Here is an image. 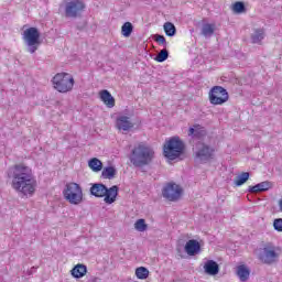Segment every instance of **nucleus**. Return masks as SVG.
I'll return each instance as SVG.
<instances>
[{
	"mask_svg": "<svg viewBox=\"0 0 282 282\" xmlns=\"http://www.w3.org/2000/svg\"><path fill=\"white\" fill-rule=\"evenodd\" d=\"M7 176L11 180V188L21 193L24 197H32L36 193V177L32 167L24 163H18L7 171Z\"/></svg>",
	"mask_w": 282,
	"mask_h": 282,
	"instance_id": "nucleus-1",
	"label": "nucleus"
},
{
	"mask_svg": "<svg viewBox=\"0 0 282 282\" xmlns=\"http://www.w3.org/2000/svg\"><path fill=\"white\" fill-rule=\"evenodd\" d=\"M153 158H155V151L144 143H139L131 150L129 160L137 169H142V166H149Z\"/></svg>",
	"mask_w": 282,
	"mask_h": 282,
	"instance_id": "nucleus-2",
	"label": "nucleus"
},
{
	"mask_svg": "<svg viewBox=\"0 0 282 282\" xmlns=\"http://www.w3.org/2000/svg\"><path fill=\"white\" fill-rule=\"evenodd\" d=\"M90 195H94V197H104L105 204H113L118 197V186L113 185L107 188L102 183H95L90 187Z\"/></svg>",
	"mask_w": 282,
	"mask_h": 282,
	"instance_id": "nucleus-3",
	"label": "nucleus"
},
{
	"mask_svg": "<svg viewBox=\"0 0 282 282\" xmlns=\"http://www.w3.org/2000/svg\"><path fill=\"white\" fill-rule=\"evenodd\" d=\"M280 257L281 248L270 243L261 248L258 253L259 261L264 263V265H274V263H279Z\"/></svg>",
	"mask_w": 282,
	"mask_h": 282,
	"instance_id": "nucleus-4",
	"label": "nucleus"
},
{
	"mask_svg": "<svg viewBox=\"0 0 282 282\" xmlns=\"http://www.w3.org/2000/svg\"><path fill=\"white\" fill-rule=\"evenodd\" d=\"M64 199L73 206L83 204V187L78 183H67L63 189Z\"/></svg>",
	"mask_w": 282,
	"mask_h": 282,
	"instance_id": "nucleus-5",
	"label": "nucleus"
},
{
	"mask_svg": "<svg viewBox=\"0 0 282 282\" xmlns=\"http://www.w3.org/2000/svg\"><path fill=\"white\" fill-rule=\"evenodd\" d=\"M53 87L59 94H67L74 89V76L69 73H57L53 79Z\"/></svg>",
	"mask_w": 282,
	"mask_h": 282,
	"instance_id": "nucleus-6",
	"label": "nucleus"
},
{
	"mask_svg": "<svg viewBox=\"0 0 282 282\" xmlns=\"http://www.w3.org/2000/svg\"><path fill=\"white\" fill-rule=\"evenodd\" d=\"M22 39L30 54H34L41 47V32L34 26L24 30Z\"/></svg>",
	"mask_w": 282,
	"mask_h": 282,
	"instance_id": "nucleus-7",
	"label": "nucleus"
},
{
	"mask_svg": "<svg viewBox=\"0 0 282 282\" xmlns=\"http://www.w3.org/2000/svg\"><path fill=\"white\" fill-rule=\"evenodd\" d=\"M163 153L167 160H177L184 153V142L178 137L171 138L164 144Z\"/></svg>",
	"mask_w": 282,
	"mask_h": 282,
	"instance_id": "nucleus-8",
	"label": "nucleus"
},
{
	"mask_svg": "<svg viewBox=\"0 0 282 282\" xmlns=\"http://www.w3.org/2000/svg\"><path fill=\"white\" fill-rule=\"evenodd\" d=\"M194 153L195 162H197V164H206V162H210V160H213L215 155V149L205 143H197Z\"/></svg>",
	"mask_w": 282,
	"mask_h": 282,
	"instance_id": "nucleus-9",
	"label": "nucleus"
},
{
	"mask_svg": "<svg viewBox=\"0 0 282 282\" xmlns=\"http://www.w3.org/2000/svg\"><path fill=\"white\" fill-rule=\"evenodd\" d=\"M85 10V3L80 0H70L64 3V12L67 19H76Z\"/></svg>",
	"mask_w": 282,
	"mask_h": 282,
	"instance_id": "nucleus-10",
	"label": "nucleus"
},
{
	"mask_svg": "<svg viewBox=\"0 0 282 282\" xmlns=\"http://www.w3.org/2000/svg\"><path fill=\"white\" fill-rule=\"evenodd\" d=\"M228 90L221 86H214L209 91V102L212 105H224L228 102Z\"/></svg>",
	"mask_w": 282,
	"mask_h": 282,
	"instance_id": "nucleus-11",
	"label": "nucleus"
},
{
	"mask_svg": "<svg viewBox=\"0 0 282 282\" xmlns=\"http://www.w3.org/2000/svg\"><path fill=\"white\" fill-rule=\"evenodd\" d=\"M162 195L169 202H177L182 197V187L175 183H169L163 187Z\"/></svg>",
	"mask_w": 282,
	"mask_h": 282,
	"instance_id": "nucleus-12",
	"label": "nucleus"
},
{
	"mask_svg": "<svg viewBox=\"0 0 282 282\" xmlns=\"http://www.w3.org/2000/svg\"><path fill=\"white\" fill-rule=\"evenodd\" d=\"M185 252L188 257H195V254L202 252V245H199V241L191 239L185 245Z\"/></svg>",
	"mask_w": 282,
	"mask_h": 282,
	"instance_id": "nucleus-13",
	"label": "nucleus"
},
{
	"mask_svg": "<svg viewBox=\"0 0 282 282\" xmlns=\"http://www.w3.org/2000/svg\"><path fill=\"white\" fill-rule=\"evenodd\" d=\"M116 128L119 131H130V129H133V122H131L129 117L120 116L116 120Z\"/></svg>",
	"mask_w": 282,
	"mask_h": 282,
	"instance_id": "nucleus-14",
	"label": "nucleus"
},
{
	"mask_svg": "<svg viewBox=\"0 0 282 282\" xmlns=\"http://www.w3.org/2000/svg\"><path fill=\"white\" fill-rule=\"evenodd\" d=\"M99 98L109 109L116 107V99H113V96H111V93H109V90H101L99 93Z\"/></svg>",
	"mask_w": 282,
	"mask_h": 282,
	"instance_id": "nucleus-15",
	"label": "nucleus"
},
{
	"mask_svg": "<svg viewBox=\"0 0 282 282\" xmlns=\"http://www.w3.org/2000/svg\"><path fill=\"white\" fill-rule=\"evenodd\" d=\"M204 270L206 274L215 276V274H219V264H217V262L214 260H208L204 265Z\"/></svg>",
	"mask_w": 282,
	"mask_h": 282,
	"instance_id": "nucleus-16",
	"label": "nucleus"
},
{
	"mask_svg": "<svg viewBox=\"0 0 282 282\" xmlns=\"http://www.w3.org/2000/svg\"><path fill=\"white\" fill-rule=\"evenodd\" d=\"M237 276L241 282L248 281L250 279V269L246 264H241L237 268Z\"/></svg>",
	"mask_w": 282,
	"mask_h": 282,
	"instance_id": "nucleus-17",
	"label": "nucleus"
},
{
	"mask_svg": "<svg viewBox=\"0 0 282 282\" xmlns=\"http://www.w3.org/2000/svg\"><path fill=\"white\" fill-rule=\"evenodd\" d=\"M265 191H270V182H261L254 186H249L248 192L249 193H263Z\"/></svg>",
	"mask_w": 282,
	"mask_h": 282,
	"instance_id": "nucleus-18",
	"label": "nucleus"
},
{
	"mask_svg": "<svg viewBox=\"0 0 282 282\" xmlns=\"http://www.w3.org/2000/svg\"><path fill=\"white\" fill-rule=\"evenodd\" d=\"M87 274V267L85 264H77L72 270V275L75 279H83Z\"/></svg>",
	"mask_w": 282,
	"mask_h": 282,
	"instance_id": "nucleus-19",
	"label": "nucleus"
},
{
	"mask_svg": "<svg viewBox=\"0 0 282 282\" xmlns=\"http://www.w3.org/2000/svg\"><path fill=\"white\" fill-rule=\"evenodd\" d=\"M116 167L108 166L102 170L101 177H104V180H113V177H116Z\"/></svg>",
	"mask_w": 282,
	"mask_h": 282,
	"instance_id": "nucleus-20",
	"label": "nucleus"
},
{
	"mask_svg": "<svg viewBox=\"0 0 282 282\" xmlns=\"http://www.w3.org/2000/svg\"><path fill=\"white\" fill-rule=\"evenodd\" d=\"M88 166L95 173H98V172L102 171V162L100 160L96 159V158L91 159L88 162Z\"/></svg>",
	"mask_w": 282,
	"mask_h": 282,
	"instance_id": "nucleus-21",
	"label": "nucleus"
},
{
	"mask_svg": "<svg viewBox=\"0 0 282 282\" xmlns=\"http://www.w3.org/2000/svg\"><path fill=\"white\" fill-rule=\"evenodd\" d=\"M250 180V173L243 172L235 178L236 186H243Z\"/></svg>",
	"mask_w": 282,
	"mask_h": 282,
	"instance_id": "nucleus-22",
	"label": "nucleus"
},
{
	"mask_svg": "<svg viewBox=\"0 0 282 282\" xmlns=\"http://www.w3.org/2000/svg\"><path fill=\"white\" fill-rule=\"evenodd\" d=\"M133 32V24H131V22H126L122 26H121V34L122 36H124L126 39H129V36H131Z\"/></svg>",
	"mask_w": 282,
	"mask_h": 282,
	"instance_id": "nucleus-23",
	"label": "nucleus"
},
{
	"mask_svg": "<svg viewBox=\"0 0 282 282\" xmlns=\"http://www.w3.org/2000/svg\"><path fill=\"white\" fill-rule=\"evenodd\" d=\"M135 276H137V279H140V280L149 279V269H147L144 267L137 268Z\"/></svg>",
	"mask_w": 282,
	"mask_h": 282,
	"instance_id": "nucleus-24",
	"label": "nucleus"
},
{
	"mask_svg": "<svg viewBox=\"0 0 282 282\" xmlns=\"http://www.w3.org/2000/svg\"><path fill=\"white\" fill-rule=\"evenodd\" d=\"M163 28L166 36H175L176 29L174 23L165 22Z\"/></svg>",
	"mask_w": 282,
	"mask_h": 282,
	"instance_id": "nucleus-25",
	"label": "nucleus"
},
{
	"mask_svg": "<svg viewBox=\"0 0 282 282\" xmlns=\"http://www.w3.org/2000/svg\"><path fill=\"white\" fill-rule=\"evenodd\" d=\"M265 33L263 32V30H256L252 34H251V41L252 43H261L262 39H264Z\"/></svg>",
	"mask_w": 282,
	"mask_h": 282,
	"instance_id": "nucleus-26",
	"label": "nucleus"
},
{
	"mask_svg": "<svg viewBox=\"0 0 282 282\" xmlns=\"http://www.w3.org/2000/svg\"><path fill=\"white\" fill-rule=\"evenodd\" d=\"M203 36H210L212 34H215V25L214 24H204L202 29Z\"/></svg>",
	"mask_w": 282,
	"mask_h": 282,
	"instance_id": "nucleus-27",
	"label": "nucleus"
},
{
	"mask_svg": "<svg viewBox=\"0 0 282 282\" xmlns=\"http://www.w3.org/2000/svg\"><path fill=\"white\" fill-rule=\"evenodd\" d=\"M134 228L138 230V232H144L148 228L145 220L142 218L138 219L134 224Z\"/></svg>",
	"mask_w": 282,
	"mask_h": 282,
	"instance_id": "nucleus-28",
	"label": "nucleus"
},
{
	"mask_svg": "<svg viewBox=\"0 0 282 282\" xmlns=\"http://www.w3.org/2000/svg\"><path fill=\"white\" fill-rule=\"evenodd\" d=\"M166 58H169V51H166V48L162 50L155 57V61L158 63H164V61H166Z\"/></svg>",
	"mask_w": 282,
	"mask_h": 282,
	"instance_id": "nucleus-29",
	"label": "nucleus"
},
{
	"mask_svg": "<svg viewBox=\"0 0 282 282\" xmlns=\"http://www.w3.org/2000/svg\"><path fill=\"white\" fill-rule=\"evenodd\" d=\"M232 10L237 14H241V12H246V4H243V2H236L232 7Z\"/></svg>",
	"mask_w": 282,
	"mask_h": 282,
	"instance_id": "nucleus-30",
	"label": "nucleus"
},
{
	"mask_svg": "<svg viewBox=\"0 0 282 282\" xmlns=\"http://www.w3.org/2000/svg\"><path fill=\"white\" fill-rule=\"evenodd\" d=\"M188 135L191 138H199V126H194L188 129Z\"/></svg>",
	"mask_w": 282,
	"mask_h": 282,
	"instance_id": "nucleus-31",
	"label": "nucleus"
},
{
	"mask_svg": "<svg viewBox=\"0 0 282 282\" xmlns=\"http://www.w3.org/2000/svg\"><path fill=\"white\" fill-rule=\"evenodd\" d=\"M273 228L276 232H282V218H275L273 220Z\"/></svg>",
	"mask_w": 282,
	"mask_h": 282,
	"instance_id": "nucleus-32",
	"label": "nucleus"
},
{
	"mask_svg": "<svg viewBox=\"0 0 282 282\" xmlns=\"http://www.w3.org/2000/svg\"><path fill=\"white\" fill-rule=\"evenodd\" d=\"M154 41L159 43V45H164L166 46V37L164 35L155 34L154 35Z\"/></svg>",
	"mask_w": 282,
	"mask_h": 282,
	"instance_id": "nucleus-33",
	"label": "nucleus"
}]
</instances>
